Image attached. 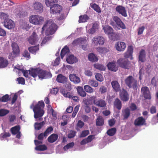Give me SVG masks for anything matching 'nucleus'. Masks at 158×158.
I'll return each mask as SVG.
<instances>
[{
  "label": "nucleus",
  "instance_id": "obj_1",
  "mask_svg": "<svg viewBox=\"0 0 158 158\" xmlns=\"http://www.w3.org/2000/svg\"><path fill=\"white\" fill-rule=\"evenodd\" d=\"M42 29V34L45 33L46 35H49L55 32L57 29V26L50 19L46 21Z\"/></svg>",
  "mask_w": 158,
  "mask_h": 158
},
{
  "label": "nucleus",
  "instance_id": "obj_2",
  "mask_svg": "<svg viewBox=\"0 0 158 158\" xmlns=\"http://www.w3.org/2000/svg\"><path fill=\"white\" fill-rule=\"evenodd\" d=\"M44 104L42 101H39L38 103L35 106L33 104L31 106V108H33L34 115V117L35 118L40 117L43 116L44 114L43 109L44 108Z\"/></svg>",
  "mask_w": 158,
  "mask_h": 158
},
{
  "label": "nucleus",
  "instance_id": "obj_3",
  "mask_svg": "<svg viewBox=\"0 0 158 158\" xmlns=\"http://www.w3.org/2000/svg\"><path fill=\"white\" fill-rule=\"evenodd\" d=\"M69 50L67 46L65 47L62 50L61 52V56L62 59L65 55H67L66 60L67 63L70 64H72L75 63L78 61L77 58L73 55L69 54Z\"/></svg>",
  "mask_w": 158,
  "mask_h": 158
},
{
  "label": "nucleus",
  "instance_id": "obj_4",
  "mask_svg": "<svg viewBox=\"0 0 158 158\" xmlns=\"http://www.w3.org/2000/svg\"><path fill=\"white\" fill-rule=\"evenodd\" d=\"M30 22L35 25H39L43 23L44 18L39 15H32L29 18Z\"/></svg>",
  "mask_w": 158,
  "mask_h": 158
},
{
  "label": "nucleus",
  "instance_id": "obj_5",
  "mask_svg": "<svg viewBox=\"0 0 158 158\" xmlns=\"http://www.w3.org/2000/svg\"><path fill=\"white\" fill-rule=\"evenodd\" d=\"M125 82L129 88L136 89L137 81L132 76H130L127 77L125 80Z\"/></svg>",
  "mask_w": 158,
  "mask_h": 158
},
{
  "label": "nucleus",
  "instance_id": "obj_6",
  "mask_svg": "<svg viewBox=\"0 0 158 158\" xmlns=\"http://www.w3.org/2000/svg\"><path fill=\"white\" fill-rule=\"evenodd\" d=\"M40 67L38 76L40 79H43L48 78H50L52 76V74L49 72L42 70L41 68L43 67L44 65L42 64H39Z\"/></svg>",
  "mask_w": 158,
  "mask_h": 158
},
{
  "label": "nucleus",
  "instance_id": "obj_7",
  "mask_svg": "<svg viewBox=\"0 0 158 158\" xmlns=\"http://www.w3.org/2000/svg\"><path fill=\"white\" fill-rule=\"evenodd\" d=\"M87 41V40L86 37L83 38H80L74 40L73 44L74 45H81L83 50H85L88 44Z\"/></svg>",
  "mask_w": 158,
  "mask_h": 158
},
{
  "label": "nucleus",
  "instance_id": "obj_8",
  "mask_svg": "<svg viewBox=\"0 0 158 158\" xmlns=\"http://www.w3.org/2000/svg\"><path fill=\"white\" fill-rule=\"evenodd\" d=\"M13 52L10 53L9 56V58L11 60L13 59L18 55L19 52V47L17 44L15 42L12 43L11 45Z\"/></svg>",
  "mask_w": 158,
  "mask_h": 158
},
{
  "label": "nucleus",
  "instance_id": "obj_9",
  "mask_svg": "<svg viewBox=\"0 0 158 158\" xmlns=\"http://www.w3.org/2000/svg\"><path fill=\"white\" fill-rule=\"evenodd\" d=\"M105 39L101 36H96L94 37L91 40L92 45L97 46L98 45H102L104 44Z\"/></svg>",
  "mask_w": 158,
  "mask_h": 158
},
{
  "label": "nucleus",
  "instance_id": "obj_10",
  "mask_svg": "<svg viewBox=\"0 0 158 158\" xmlns=\"http://www.w3.org/2000/svg\"><path fill=\"white\" fill-rule=\"evenodd\" d=\"M98 28V25L96 23H91L88 24L86 27L87 33L90 34H93Z\"/></svg>",
  "mask_w": 158,
  "mask_h": 158
},
{
  "label": "nucleus",
  "instance_id": "obj_11",
  "mask_svg": "<svg viewBox=\"0 0 158 158\" xmlns=\"http://www.w3.org/2000/svg\"><path fill=\"white\" fill-rule=\"evenodd\" d=\"M62 10V7L57 4H55L50 7V13L52 15L60 14Z\"/></svg>",
  "mask_w": 158,
  "mask_h": 158
},
{
  "label": "nucleus",
  "instance_id": "obj_12",
  "mask_svg": "<svg viewBox=\"0 0 158 158\" xmlns=\"http://www.w3.org/2000/svg\"><path fill=\"white\" fill-rule=\"evenodd\" d=\"M117 63L120 67L123 68L128 69L129 67L130 63L125 58H120L117 60Z\"/></svg>",
  "mask_w": 158,
  "mask_h": 158
},
{
  "label": "nucleus",
  "instance_id": "obj_13",
  "mask_svg": "<svg viewBox=\"0 0 158 158\" xmlns=\"http://www.w3.org/2000/svg\"><path fill=\"white\" fill-rule=\"evenodd\" d=\"M39 40L38 36L35 32H34L28 39L29 43L32 45L35 44Z\"/></svg>",
  "mask_w": 158,
  "mask_h": 158
},
{
  "label": "nucleus",
  "instance_id": "obj_14",
  "mask_svg": "<svg viewBox=\"0 0 158 158\" xmlns=\"http://www.w3.org/2000/svg\"><path fill=\"white\" fill-rule=\"evenodd\" d=\"M3 23L5 27L9 29L13 28L15 27L13 21L9 19L4 20Z\"/></svg>",
  "mask_w": 158,
  "mask_h": 158
},
{
  "label": "nucleus",
  "instance_id": "obj_15",
  "mask_svg": "<svg viewBox=\"0 0 158 158\" xmlns=\"http://www.w3.org/2000/svg\"><path fill=\"white\" fill-rule=\"evenodd\" d=\"M115 10L123 16L125 17L127 16V11L125 7L121 5H118L116 7Z\"/></svg>",
  "mask_w": 158,
  "mask_h": 158
},
{
  "label": "nucleus",
  "instance_id": "obj_16",
  "mask_svg": "<svg viewBox=\"0 0 158 158\" xmlns=\"http://www.w3.org/2000/svg\"><path fill=\"white\" fill-rule=\"evenodd\" d=\"M34 9L39 13H42L43 11V6L42 4L38 2H35L33 5Z\"/></svg>",
  "mask_w": 158,
  "mask_h": 158
},
{
  "label": "nucleus",
  "instance_id": "obj_17",
  "mask_svg": "<svg viewBox=\"0 0 158 158\" xmlns=\"http://www.w3.org/2000/svg\"><path fill=\"white\" fill-rule=\"evenodd\" d=\"M61 93L66 98H72V99L75 102H78L79 101L78 98L77 96H73L70 92H66L64 91H62Z\"/></svg>",
  "mask_w": 158,
  "mask_h": 158
},
{
  "label": "nucleus",
  "instance_id": "obj_18",
  "mask_svg": "<svg viewBox=\"0 0 158 158\" xmlns=\"http://www.w3.org/2000/svg\"><path fill=\"white\" fill-rule=\"evenodd\" d=\"M141 92L145 98L148 99H151V96L148 88L147 87H143L141 89Z\"/></svg>",
  "mask_w": 158,
  "mask_h": 158
},
{
  "label": "nucleus",
  "instance_id": "obj_19",
  "mask_svg": "<svg viewBox=\"0 0 158 158\" xmlns=\"http://www.w3.org/2000/svg\"><path fill=\"white\" fill-rule=\"evenodd\" d=\"M107 67L109 70L114 72H116L118 69L115 61H114L109 62L107 65Z\"/></svg>",
  "mask_w": 158,
  "mask_h": 158
},
{
  "label": "nucleus",
  "instance_id": "obj_20",
  "mask_svg": "<svg viewBox=\"0 0 158 158\" xmlns=\"http://www.w3.org/2000/svg\"><path fill=\"white\" fill-rule=\"evenodd\" d=\"M115 48L118 51H123L126 48V45L123 42H118L116 44Z\"/></svg>",
  "mask_w": 158,
  "mask_h": 158
},
{
  "label": "nucleus",
  "instance_id": "obj_21",
  "mask_svg": "<svg viewBox=\"0 0 158 158\" xmlns=\"http://www.w3.org/2000/svg\"><path fill=\"white\" fill-rule=\"evenodd\" d=\"M120 98L123 101H127L129 98V96L127 92L124 89H122L120 92Z\"/></svg>",
  "mask_w": 158,
  "mask_h": 158
},
{
  "label": "nucleus",
  "instance_id": "obj_22",
  "mask_svg": "<svg viewBox=\"0 0 158 158\" xmlns=\"http://www.w3.org/2000/svg\"><path fill=\"white\" fill-rule=\"evenodd\" d=\"M106 102L102 99H97L94 101V104L97 106L103 107L106 105Z\"/></svg>",
  "mask_w": 158,
  "mask_h": 158
},
{
  "label": "nucleus",
  "instance_id": "obj_23",
  "mask_svg": "<svg viewBox=\"0 0 158 158\" xmlns=\"http://www.w3.org/2000/svg\"><path fill=\"white\" fill-rule=\"evenodd\" d=\"M19 130L20 127L19 126H16L11 129L12 133L13 134H17L16 137L17 138H19L21 137V134L19 131Z\"/></svg>",
  "mask_w": 158,
  "mask_h": 158
},
{
  "label": "nucleus",
  "instance_id": "obj_24",
  "mask_svg": "<svg viewBox=\"0 0 158 158\" xmlns=\"http://www.w3.org/2000/svg\"><path fill=\"white\" fill-rule=\"evenodd\" d=\"M113 20L116 23L117 25L121 28L124 29L126 28L124 24L117 16L114 17Z\"/></svg>",
  "mask_w": 158,
  "mask_h": 158
},
{
  "label": "nucleus",
  "instance_id": "obj_25",
  "mask_svg": "<svg viewBox=\"0 0 158 158\" xmlns=\"http://www.w3.org/2000/svg\"><path fill=\"white\" fill-rule=\"evenodd\" d=\"M70 80L75 84H78L80 83L81 80L80 78L74 74H72L69 75Z\"/></svg>",
  "mask_w": 158,
  "mask_h": 158
},
{
  "label": "nucleus",
  "instance_id": "obj_26",
  "mask_svg": "<svg viewBox=\"0 0 158 158\" xmlns=\"http://www.w3.org/2000/svg\"><path fill=\"white\" fill-rule=\"evenodd\" d=\"M133 52V48L131 46H129L127 48V52L124 53V57L125 58L130 57L131 59H132V55Z\"/></svg>",
  "mask_w": 158,
  "mask_h": 158
},
{
  "label": "nucleus",
  "instance_id": "obj_27",
  "mask_svg": "<svg viewBox=\"0 0 158 158\" xmlns=\"http://www.w3.org/2000/svg\"><path fill=\"white\" fill-rule=\"evenodd\" d=\"M67 78L61 74H59L57 76L56 80L60 83H65L67 82Z\"/></svg>",
  "mask_w": 158,
  "mask_h": 158
},
{
  "label": "nucleus",
  "instance_id": "obj_28",
  "mask_svg": "<svg viewBox=\"0 0 158 158\" xmlns=\"http://www.w3.org/2000/svg\"><path fill=\"white\" fill-rule=\"evenodd\" d=\"M8 64L7 60L2 57H0V68H3L7 66Z\"/></svg>",
  "mask_w": 158,
  "mask_h": 158
},
{
  "label": "nucleus",
  "instance_id": "obj_29",
  "mask_svg": "<svg viewBox=\"0 0 158 158\" xmlns=\"http://www.w3.org/2000/svg\"><path fill=\"white\" fill-rule=\"evenodd\" d=\"M40 67H38L35 69H31L30 70V76L35 78L38 76V73L39 72Z\"/></svg>",
  "mask_w": 158,
  "mask_h": 158
},
{
  "label": "nucleus",
  "instance_id": "obj_30",
  "mask_svg": "<svg viewBox=\"0 0 158 158\" xmlns=\"http://www.w3.org/2000/svg\"><path fill=\"white\" fill-rule=\"evenodd\" d=\"M96 50L102 55H104L106 53L109 51V49L106 48L98 47L96 48Z\"/></svg>",
  "mask_w": 158,
  "mask_h": 158
},
{
  "label": "nucleus",
  "instance_id": "obj_31",
  "mask_svg": "<svg viewBox=\"0 0 158 158\" xmlns=\"http://www.w3.org/2000/svg\"><path fill=\"white\" fill-rule=\"evenodd\" d=\"M145 119L142 117H139L136 119L135 121V124L136 126L143 125L144 123Z\"/></svg>",
  "mask_w": 158,
  "mask_h": 158
},
{
  "label": "nucleus",
  "instance_id": "obj_32",
  "mask_svg": "<svg viewBox=\"0 0 158 158\" xmlns=\"http://www.w3.org/2000/svg\"><path fill=\"white\" fill-rule=\"evenodd\" d=\"M103 29L104 32L109 35L113 31V29L109 26H106L104 27L103 26Z\"/></svg>",
  "mask_w": 158,
  "mask_h": 158
},
{
  "label": "nucleus",
  "instance_id": "obj_33",
  "mask_svg": "<svg viewBox=\"0 0 158 158\" xmlns=\"http://www.w3.org/2000/svg\"><path fill=\"white\" fill-rule=\"evenodd\" d=\"M111 84L113 89L116 91L117 92L119 91L120 89V85L117 81H112Z\"/></svg>",
  "mask_w": 158,
  "mask_h": 158
},
{
  "label": "nucleus",
  "instance_id": "obj_34",
  "mask_svg": "<svg viewBox=\"0 0 158 158\" xmlns=\"http://www.w3.org/2000/svg\"><path fill=\"white\" fill-rule=\"evenodd\" d=\"M145 52L144 50H142L140 52L139 56V60L143 62L145 60Z\"/></svg>",
  "mask_w": 158,
  "mask_h": 158
},
{
  "label": "nucleus",
  "instance_id": "obj_35",
  "mask_svg": "<svg viewBox=\"0 0 158 158\" xmlns=\"http://www.w3.org/2000/svg\"><path fill=\"white\" fill-rule=\"evenodd\" d=\"M57 0H45V2L48 7L52 6L57 2Z\"/></svg>",
  "mask_w": 158,
  "mask_h": 158
},
{
  "label": "nucleus",
  "instance_id": "obj_36",
  "mask_svg": "<svg viewBox=\"0 0 158 158\" xmlns=\"http://www.w3.org/2000/svg\"><path fill=\"white\" fill-rule=\"evenodd\" d=\"M77 90L78 94L80 96L85 97L86 94L85 92L83 90V88L81 87H78L77 88Z\"/></svg>",
  "mask_w": 158,
  "mask_h": 158
},
{
  "label": "nucleus",
  "instance_id": "obj_37",
  "mask_svg": "<svg viewBox=\"0 0 158 158\" xmlns=\"http://www.w3.org/2000/svg\"><path fill=\"white\" fill-rule=\"evenodd\" d=\"M88 59L89 60L93 62H96L98 60L97 57L93 53H90L89 54Z\"/></svg>",
  "mask_w": 158,
  "mask_h": 158
},
{
  "label": "nucleus",
  "instance_id": "obj_38",
  "mask_svg": "<svg viewBox=\"0 0 158 158\" xmlns=\"http://www.w3.org/2000/svg\"><path fill=\"white\" fill-rule=\"evenodd\" d=\"M85 90L89 93H92L94 92L93 89L89 85H85L84 87Z\"/></svg>",
  "mask_w": 158,
  "mask_h": 158
},
{
  "label": "nucleus",
  "instance_id": "obj_39",
  "mask_svg": "<svg viewBox=\"0 0 158 158\" xmlns=\"http://www.w3.org/2000/svg\"><path fill=\"white\" fill-rule=\"evenodd\" d=\"M114 106L118 110H120L122 107L121 103L120 100L117 98L115 99L114 103Z\"/></svg>",
  "mask_w": 158,
  "mask_h": 158
},
{
  "label": "nucleus",
  "instance_id": "obj_40",
  "mask_svg": "<svg viewBox=\"0 0 158 158\" xmlns=\"http://www.w3.org/2000/svg\"><path fill=\"white\" fill-rule=\"evenodd\" d=\"M88 19V17L86 15L80 16L79 17V23L85 22Z\"/></svg>",
  "mask_w": 158,
  "mask_h": 158
},
{
  "label": "nucleus",
  "instance_id": "obj_41",
  "mask_svg": "<svg viewBox=\"0 0 158 158\" xmlns=\"http://www.w3.org/2000/svg\"><path fill=\"white\" fill-rule=\"evenodd\" d=\"M104 120L102 117L101 116H99L98 117L96 121V125L101 126L104 124Z\"/></svg>",
  "mask_w": 158,
  "mask_h": 158
},
{
  "label": "nucleus",
  "instance_id": "obj_42",
  "mask_svg": "<svg viewBox=\"0 0 158 158\" xmlns=\"http://www.w3.org/2000/svg\"><path fill=\"white\" fill-rule=\"evenodd\" d=\"M88 84L94 87H97L98 85V82L92 79H89V80L88 82Z\"/></svg>",
  "mask_w": 158,
  "mask_h": 158
},
{
  "label": "nucleus",
  "instance_id": "obj_43",
  "mask_svg": "<svg viewBox=\"0 0 158 158\" xmlns=\"http://www.w3.org/2000/svg\"><path fill=\"white\" fill-rule=\"evenodd\" d=\"M39 50V47L38 46L32 47L29 48V50L31 53L34 54H35L36 52Z\"/></svg>",
  "mask_w": 158,
  "mask_h": 158
},
{
  "label": "nucleus",
  "instance_id": "obj_44",
  "mask_svg": "<svg viewBox=\"0 0 158 158\" xmlns=\"http://www.w3.org/2000/svg\"><path fill=\"white\" fill-rule=\"evenodd\" d=\"M123 115L125 118H128L130 114V110L127 108L123 111Z\"/></svg>",
  "mask_w": 158,
  "mask_h": 158
},
{
  "label": "nucleus",
  "instance_id": "obj_45",
  "mask_svg": "<svg viewBox=\"0 0 158 158\" xmlns=\"http://www.w3.org/2000/svg\"><path fill=\"white\" fill-rule=\"evenodd\" d=\"M44 124L45 122L44 121L40 123H35L34 125L35 129L36 130H39L42 127Z\"/></svg>",
  "mask_w": 158,
  "mask_h": 158
},
{
  "label": "nucleus",
  "instance_id": "obj_46",
  "mask_svg": "<svg viewBox=\"0 0 158 158\" xmlns=\"http://www.w3.org/2000/svg\"><path fill=\"white\" fill-rule=\"evenodd\" d=\"M109 38L111 40H116L118 39V35L113 31L109 35Z\"/></svg>",
  "mask_w": 158,
  "mask_h": 158
},
{
  "label": "nucleus",
  "instance_id": "obj_47",
  "mask_svg": "<svg viewBox=\"0 0 158 158\" xmlns=\"http://www.w3.org/2000/svg\"><path fill=\"white\" fill-rule=\"evenodd\" d=\"M94 67L96 69L100 70H104L105 67L103 65L98 64H95L94 65Z\"/></svg>",
  "mask_w": 158,
  "mask_h": 158
},
{
  "label": "nucleus",
  "instance_id": "obj_48",
  "mask_svg": "<svg viewBox=\"0 0 158 158\" xmlns=\"http://www.w3.org/2000/svg\"><path fill=\"white\" fill-rule=\"evenodd\" d=\"M91 7L92 8L95 10L98 13H100L101 10L99 6L96 4H93L92 5L90 4Z\"/></svg>",
  "mask_w": 158,
  "mask_h": 158
},
{
  "label": "nucleus",
  "instance_id": "obj_49",
  "mask_svg": "<svg viewBox=\"0 0 158 158\" xmlns=\"http://www.w3.org/2000/svg\"><path fill=\"white\" fill-rule=\"evenodd\" d=\"M95 77L96 79L99 81H102L104 80V78L102 75L99 73L96 74Z\"/></svg>",
  "mask_w": 158,
  "mask_h": 158
},
{
  "label": "nucleus",
  "instance_id": "obj_50",
  "mask_svg": "<svg viewBox=\"0 0 158 158\" xmlns=\"http://www.w3.org/2000/svg\"><path fill=\"white\" fill-rule=\"evenodd\" d=\"M116 129L115 128H113L108 130L107 131L108 135L110 136L114 135L116 132Z\"/></svg>",
  "mask_w": 158,
  "mask_h": 158
},
{
  "label": "nucleus",
  "instance_id": "obj_51",
  "mask_svg": "<svg viewBox=\"0 0 158 158\" xmlns=\"http://www.w3.org/2000/svg\"><path fill=\"white\" fill-rule=\"evenodd\" d=\"M50 112L49 113H51L52 116V119L54 120H56V111L52 108L51 107H50Z\"/></svg>",
  "mask_w": 158,
  "mask_h": 158
},
{
  "label": "nucleus",
  "instance_id": "obj_52",
  "mask_svg": "<svg viewBox=\"0 0 158 158\" xmlns=\"http://www.w3.org/2000/svg\"><path fill=\"white\" fill-rule=\"evenodd\" d=\"M9 17V15L6 14L3 12H0V19H8L7 18Z\"/></svg>",
  "mask_w": 158,
  "mask_h": 158
},
{
  "label": "nucleus",
  "instance_id": "obj_53",
  "mask_svg": "<svg viewBox=\"0 0 158 158\" xmlns=\"http://www.w3.org/2000/svg\"><path fill=\"white\" fill-rule=\"evenodd\" d=\"M9 100V96L8 94H6L3 96L1 98H0V101L2 102H6Z\"/></svg>",
  "mask_w": 158,
  "mask_h": 158
},
{
  "label": "nucleus",
  "instance_id": "obj_54",
  "mask_svg": "<svg viewBox=\"0 0 158 158\" xmlns=\"http://www.w3.org/2000/svg\"><path fill=\"white\" fill-rule=\"evenodd\" d=\"M9 111L7 110L2 109L0 110V116H3L9 113Z\"/></svg>",
  "mask_w": 158,
  "mask_h": 158
},
{
  "label": "nucleus",
  "instance_id": "obj_55",
  "mask_svg": "<svg viewBox=\"0 0 158 158\" xmlns=\"http://www.w3.org/2000/svg\"><path fill=\"white\" fill-rule=\"evenodd\" d=\"M21 71L23 73L24 77H26L29 78L30 76V70L27 71V70H24V69L21 70Z\"/></svg>",
  "mask_w": 158,
  "mask_h": 158
},
{
  "label": "nucleus",
  "instance_id": "obj_56",
  "mask_svg": "<svg viewBox=\"0 0 158 158\" xmlns=\"http://www.w3.org/2000/svg\"><path fill=\"white\" fill-rule=\"evenodd\" d=\"M65 84V87L66 89L69 91L71 90L72 89V86L70 83L69 82H66Z\"/></svg>",
  "mask_w": 158,
  "mask_h": 158
},
{
  "label": "nucleus",
  "instance_id": "obj_57",
  "mask_svg": "<svg viewBox=\"0 0 158 158\" xmlns=\"http://www.w3.org/2000/svg\"><path fill=\"white\" fill-rule=\"evenodd\" d=\"M83 102L84 104V106H89L92 104V102H90L89 99H88L84 98L83 99Z\"/></svg>",
  "mask_w": 158,
  "mask_h": 158
},
{
  "label": "nucleus",
  "instance_id": "obj_58",
  "mask_svg": "<svg viewBox=\"0 0 158 158\" xmlns=\"http://www.w3.org/2000/svg\"><path fill=\"white\" fill-rule=\"evenodd\" d=\"M53 130V128L52 127L50 126L48 127L45 131V134L46 135L48 136L51 133V132Z\"/></svg>",
  "mask_w": 158,
  "mask_h": 158
},
{
  "label": "nucleus",
  "instance_id": "obj_59",
  "mask_svg": "<svg viewBox=\"0 0 158 158\" xmlns=\"http://www.w3.org/2000/svg\"><path fill=\"white\" fill-rule=\"evenodd\" d=\"M89 133V130H85L82 132V133L80 135V137H85Z\"/></svg>",
  "mask_w": 158,
  "mask_h": 158
},
{
  "label": "nucleus",
  "instance_id": "obj_60",
  "mask_svg": "<svg viewBox=\"0 0 158 158\" xmlns=\"http://www.w3.org/2000/svg\"><path fill=\"white\" fill-rule=\"evenodd\" d=\"M75 134L76 132L75 131L72 130L70 131L68 135L69 138H73L75 136Z\"/></svg>",
  "mask_w": 158,
  "mask_h": 158
},
{
  "label": "nucleus",
  "instance_id": "obj_61",
  "mask_svg": "<svg viewBox=\"0 0 158 158\" xmlns=\"http://www.w3.org/2000/svg\"><path fill=\"white\" fill-rule=\"evenodd\" d=\"M17 81H18V83L24 85L25 83V81L23 78L22 77H20L17 79Z\"/></svg>",
  "mask_w": 158,
  "mask_h": 158
},
{
  "label": "nucleus",
  "instance_id": "obj_62",
  "mask_svg": "<svg viewBox=\"0 0 158 158\" xmlns=\"http://www.w3.org/2000/svg\"><path fill=\"white\" fill-rule=\"evenodd\" d=\"M84 74L86 76L88 77H91L93 75V73L92 71L88 69L85 70Z\"/></svg>",
  "mask_w": 158,
  "mask_h": 158
},
{
  "label": "nucleus",
  "instance_id": "obj_63",
  "mask_svg": "<svg viewBox=\"0 0 158 158\" xmlns=\"http://www.w3.org/2000/svg\"><path fill=\"white\" fill-rule=\"evenodd\" d=\"M23 55L24 57L27 58L28 59H27V60H28L30 58V55L29 53L26 50L24 51L23 53Z\"/></svg>",
  "mask_w": 158,
  "mask_h": 158
},
{
  "label": "nucleus",
  "instance_id": "obj_64",
  "mask_svg": "<svg viewBox=\"0 0 158 158\" xmlns=\"http://www.w3.org/2000/svg\"><path fill=\"white\" fill-rule=\"evenodd\" d=\"M100 91L101 94H104L107 91V88L104 86H102L100 88Z\"/></svg>",
  "mask_w": 158,
  "mask_h": 158
}]
</instances>
